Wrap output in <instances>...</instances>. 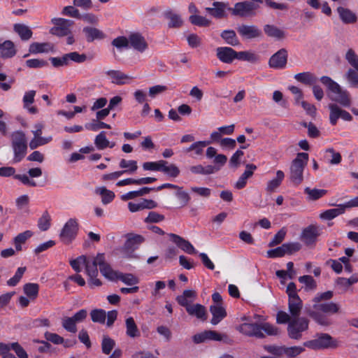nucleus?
Wrapping results in <instances>:
<instances>
[{"label":"nucleus","mask_w":358,"mask_h":358,"mask_svg":"<svg viewBox=\"0 0 358 358\" xmlns=\"http://www.w3.org/2000/svg\"><path fill=\"white\" fill-rule=\"evenodd\" d=\"M334 296L332 291L317 293L312 299L313 305L308 310V315L318 324L329 326L331 324L328 315L340 313L339 304L328 301Z\"/></svg>","instance_id":"f257e3e1"},{"label":"nucleus","mask_w":358,"mask_h":358,"mask_svg":"<svg viewBox=\"0 0 358 358\" xmlns=\"http://www.w3.org/2000/svg\"><path fill=\"white\" fill-rule=\"evenodd\" d=\"M241 334L258 338L265 337L264 332L268 336H277L280 334L279 329L269 323H243L236 327Z\"/></svg>","instance_id":"f03ea898"},{"label":"nucleus","mask_w":358,"mask_h":358,"mask_svg":"<svg viewBox=\"0 0 358 358\" xmlns=\"http://www.w3.org/2000/svg\"><path fill=\"white\" fill-rule=\"evenodd\" d=\"M320 81L326 86L328 96L331 101H336L344 107H349L351 105L352 101L348 91L343 90L329 76H322Z\"/></svg>","instance_id":"7ed1b4c3"},{"label":"nucleus","mask_w":358,"mask_h":358,"mask_svg":"<svg viewBox=\"0 0 358 358\" xmlns=\"http://www.w3.org/2000/svg\"><path fill=\"white\" fill-rule=\"evenodd\" d=\"M308 161V154L300 152L292 161L290 166V180L294 185H300L303 180V170Z\"/></svg>","instance_id":"20e7f679"},{"label":"nucleus","mask_w":358,"mask_h":358,"mask_svg":"<svg viewBox=\"0 0 358 358\" xmlns=\"http://www.w3.org/2000/svg\"><path fill=\"white\" fill-rule=\"evenodd\" d=\"M10 138L14 154L13 162V163H17L22 161L27 154V142L26 136L22 131H16L12 133Z\"/></svg>","instance_id":"39448f33"},{"label":"nucleus","mask_w":358,"mask_h":358,"mask_svg":"<svg viewBox=\"0 0 358 358\" xmlns=\"http://www.w3.org/2000/svg\"><path fill=\"white\" fill-rule=\"evenodd\" d=\"M286 293L288 295V308L291 316L299 317L303 307V302L297 294L294 282H292L287 285Z\"/></svg>","instance_id":"423d86ee"},{"label":"nucleus","mask_w":358,"mask_h":358,"mask_svg":"<svg viewBox=\"0 0 358 358\" xmlns=\"http://www.w3.org/2000/svg\"><path fill=\"white\" fill-rule=\"evenodd\" d=\"M259 4V3L245 1L236 3L233 8L228 9L231 11L233 15L243 18L252 17L257 15Z\"/></svg>","instance_id":"0eeeda50"},{"label":"nucleus","mask_w":358,"mask_h":358,"mask_svg":"<svg viewBox=\"0 0 358 358\" xmlns=\"http://www.w3.org/2000/svg\"><path fill=\"white\" fill-rule=\"evenodd\" d=\"M309 320L306 317H293L287 325V334L289 338L294 340H300L303 333L308 329Z\"/></svg>","instance_id":"6e6552de"},{"label":"nucleus","mask_w":358,"mask_h":358,"mask_svg":"<svg viewBox=\"0 0 358 358\" xmlns=\"http://www.w3.org/2000/svg\"><path fill=\"white\" fill-rule=\"evenodd\" d=\"M143 241L144 238L141 235L128 234L126 242L121 248L123 257L128 259H137L138 255L135 253V250L138 248Z\"/></svg>","instance_id":"1a4fd4ad"},{"label":"nucleus","mask_w":358,"mask_h":358,"mask_svg":"<svg viewBox=\"0 0 358 358\" xmlns=\"http://www.w3.org/2000/svg\"><path fill=\"white\" fill-rule=\"evenodd\" d=\"M303 346L312 350H321L329 348H336V342L328 334H319L315 339L303 343Z\"/></svg>","instance_id":"9d476101"},{"label":"nucleus","mask_w":358,"mask_h":358,"mask_svg":"<svg viewBox=\"0 0 358 358\" xmlns=\"http://www.w3.org/2000/svg\"><path fill=\"white\" fill-rule=\"evenodd\" d=\"M78 230V223L76 219H69L64 224L61 233L60 238L65 244H69L76 236Z\"/></svg>","instance_id":"9b49d317"},{"label":"nucleus","mask_w":358,"mask_h":358,"mask_svg":"<svg viewBox=\"0 0 358 358\" xmlns=\"http://www.w3.org/2000/svg\"><path fill=\"white\" fill-rule=\"evenodd\" d=\"M52 22L55 25L50 29L52 34L62 37L71 34V28L73 24L72 20L64 18H54L52 20Z\"/></svg>","instance_id":"f8f14e48"},{"label":"nucleus","mask_w":358,"mask_h":358,"mask_svg":"<svg viewBox=\"0 0 358 358\" xmlns=\"http://www.w3.org/2000/svg\"><path fill=\"white\" fill-rule=\"evenodd\" d=\"M0 176L10 177L13 176L16 180L20 181L23 185L29 187H36V182L31 180L26 174H15V169L12 166H3L0 168Z\"/></svg>","instance_id":"ddd939ff"},{"label":"nucleus","mask_w":358,"mask_h":358,"mask_svg":"<svg viewBox=\"0 0 358 358\" xmlns=\"http://www.w3.org/2000/svg\"><path fill=\"white\" fill-rule=\"evenodd\" d=\"M129 48L140 53H143L148 49V43L144 36L140 32H131L129 34Z\"/></svg>","instance_id":"4468645a"},{"label":"nucleus","mask_w":358,"mask_h":358,"mask_svg":"<svg viewBox=\"0 0 358 358\" xmlns=\"http://www.w3.org/2000/svg\"><path fill=\"white\" fill-rule=\"evenodd\" d=\"M287 57V50L285 48H281L270 57L268 65L273 69H282L286 66Z\"/></svg>","instance_id":"2eb2a0df"},{"label":"nucleus","mask_w":358,"mask_h":358,"mask_svg":"<svg viewBox=\"0 0 358 358\" xmlns=\"http://www.w3.org/2000/svg\"><path fill=\"white\" fill-rule=\"evenodd\" d=\"M330 110L329 121L332 125H335L339 118H342L345 121H351L352 115L346 110L341 109L336 103H330L329 105Z\"/></svg>","instance_id":"dca6fc26"},{"label":"nucleus","mask_w":358,"mask_h":358,"mask_svg":"<svg viewBox=\"0 0 358 358\" xmlns=\"http://www.w3.org/2000/svg\"><path fill=\"white\" fill-rule=\"evenodd\" d=\"M105 74L108 76L113 84L117 85L129 84L134 78L132 76L126 74L120 70H108L105 72Z\"/></svg>","instance_id":"f3484780"},{"label":"nucleus","mask_w":358,"mask_h":358,"mask_svg":"<svg viewBox=\"0 0 358 358\" xmlns=\"http://www.w3.org/2000/svg\"><path fill=\"white\" fill-rule=\"evenodd\" d=\"M236 30L239 35L245 39H253L262 36V31L255 25L241 24Z\"/></svg>","instance_id":"a211bd4d"},{"label":"nucleus","mask_w":358,"mask_h":358,"mask_svg":"<svg viewBox=\"0 0 358 358\" xmlns=\"http://www.w3.org/2000/svg\"><path fill=\"white\" fill-rule=\"evenodd\" d=\"M99 268L101 273L106 279L110 281H117V275L119 271L112 268L110 265L106 262L105 255L102 253L101 258L98 259Z\"/></svg>","instance_id":"6ab92c4d"},{"label":"nucleus","mask_w":358,"mask_h":358,"mask_svg":"<svg viewBox=\"0 0 358 358\" xmlns=\"http://www.w3.org/2000/svg\"><path fill=\"white\" fill-rule=\"evenodd\" d=\"M319 235L318 227L310 225L302 231L301 240L307 245H313L315 243Z\"/></svg>","instance_id":"aec40b11"},{"label":"nucleus","mask_w":358,"mask_h":358,"mask_svg":"<svg viewBox=\"0 0 358 358\" xmlns=\"http://www.w3.org/2000/svg\"><path fill=\"white\" fill-rule=\"evenodd\" d=\"M236 52L229 47H219L216 49V56L223 63L231 64L236 59Z\"/></svg>","instance_id":"412c9836"},{"label":"nucleus","mask_w":358,"mask_h":358,"mask_svg":"<svg viewBox=\"0 0 358 358\" xmlns=\"http://www.w3.org/2000/svg\"><path fill=\"white\" fill-rule=\"evenodd\" d=\"M169 236L171 238L172 241L175 243L179 248H180L184 252L189 255L196 253V250L194 247L191 244L190 242L184 239L181 236L175 234H169Z\"/></svg>","instance_id":"4be33fe9"},{"label":"nucleus","mask_w":358,"mask_h":358,"mask_svg":"<svg viewBox=\"0 0 358 358\" xmlns=\"http://www.w3.org/2000/svg\"><path fill=\"white\" fill-rule=\"evenodd\" d=\"M102 253H98L96 257H87L85 256V273L87 276H94L98 275L99 271L97 267L98 264V259L101 258Z\"/></svg>","instance_id":"5701e85b"},{"label":"nucleus","mask_w":358,"mask_h":358,"mask_svg":"<svg viewBox=\"0 0 358 358\" xmlns=\"http://www.w3.org/2000/svg\"><path fill=\"white\" fill-rule=\"evenodd\" d=\"M17 53V50L14 43L10 40L0 43V58L10 59L13 57Z\"/></svg>","instance_id":"b1692460"},{"label":"nucleus","mask_w":358,"mask_h":358,"mask_svg":"<svg viewBox=\"0 0 358 358\" xmlns=\"http://www.w3.org/2000/svg\"><path fill=\"white\" fill-rule=\"evenodd\" d=\"M336 10L339 18L344 24H354L357 22V15L349 8L338 6Z\"/></svg>","instance_id":"393cba45"},{"label":"nucleus","mask_w":358,"mask_h":358,"mask_svg":"<svg viewBox=\"0 0 358 358\" xmlns=\"http://www.w3.org/2000/svg\"><path fill=\"white\" fill-rule=\"evenodd\" d=\"M210 311L213 315L210 322L213 325L217 324L227 315V312L221 304L211 305L210 307Z\"/></svg>","instance_id":"a878e982"},{"label":"nucleus","mask_w":358,"mask_h":358,"mask_svg":"<svg viewBox=\"0 0 358 358\" xmlns=\"http://www.w3.org/2000/svg\"><path fill=\"white\" fill-rule=\"evenodd\" d=\"M185 309L189 315L195 316L202 320H206V310L203 305L199 303L193 304L188 306Z\"/></svg>","instance_id":"bb28decb"},{"label":"nucleus","mask_w":358,"mask_h":358,"mask_svg":"<svg viewBox=\"0 0 358 358\" xmlns=\"http://www.w3.org/2000/svg\"><path fill=\"white\" fill-rule=\"evenodd\" d=\"M196 296V294L195 291L187 289L183 292L182 294L177 296L176 301L180 306L186 308L188 306L192 305L191 303L195 299Z\"/></svg>","instance_id":"cd10ccee"},{"label":"nucleus","mask_w":358,"mask_h":358,"mask_svg":"<svg viewBox=\"0 0 358 358\" xmlns=\"http://www.w3.org/2000/svg\"><path fill=\"white\" fill-rule=\"evenodd\" d=\"M36 95L35 90H29L24 93L22 99L23 106L31 114H36L38 113V109L35 106H30L34 101V96Z\"/></svg>","instance_id":"c85d7f7f"},{"label":"nucleus","mask_w":358,"mask_h":358,"mask_svg":"<svg viewBox=\"0 0 358 358\" xmlns=\"http://www.w3.org/2000/svg\"><path fill=\"white\" fill-rule=\"evenodd\" d=\"M264 31L268 37L277 40H282L285 37V31L273 24H265Z\"/></svg>","instance_id":"c756f323"},{"label":"nucleus","mask_w":358,"mask_h":358,"mask_svg":"<svg viewBox=\"0 0 358 358\" xmlns=\"http://www.w3.org/2000/svg\"><path fill=\"white\" fill-rule=\"evenodd\" d=\"M126 334L131 338H138L141 332L132 317H129L125 320Z\"/></svg>","instance_id":"7c9ffc66"},{"label":"nucleus","mask_w":358,"mask_h":358,"mask_svg":"<svg viewBox=\"0 0 358 358\" xmlns=\"http://www.w3.org/2000/svg\"><path fill=\"white\" fill-rule=\"evenodd\" d=\"M294 78L298 82L307 85H313L317 81V78L309 71L296 73L294 75Z\"/></svg>","instance_id":"2f4dec72"},{"label":"nucleus","mask_w":358,"mask_h":358,"mask_svg":"<svg viewBox=\"0 0 358 358\" xmlns=\"http://www.w3.org/2000/svg\"><path fill=\"white\" fill-rule=\"evenodd\" d=\"M164 16L169 20V27L178 28L182 24V20L178 14L174 13L171 9L164 11Z\"/></svg>","instance_id":"473e14b6"},{"label":"nucleus","mask_w":358,"mask_h":358,"mask_svg":"<svg viewBox=\"0 0 358 358\" xmlns=\"http://www.w3.org/2000/svg\"><path fill=\"white\" fill-rule=\"evenodd\" d=\"M345 210L343 203L337 206L336 208L328 209L320 214V217L324 220H331L336 217L343 214Z\"/></svg>","instance_id":"72a5a7b5"},{"label":"nucleus","mask_w":358,"mask_h":358,"mask_svg":"<svg viewBox=\"0 0 358 358\" xmlns=\"http://www.w3.org/2000/svg\"><path fill=\"white\" fill-rule=\"evenodd\" d=\"M53 50V45L50 43H32L29 45V51L31 53L48 52Z\"/></svg>","instance_id":"f704fd0d"},{"label":"nucleus","mask_w":358,"mask_h":358,"mask_svg":"<svg viewBox=\"0 0 358 358\" xmlns=\"http://www.w3.org/2000/svg\"><path fill=\"white\" fill-rule=\"evenodd\" d=\"M190 171L194 174H201V175H210L215 173L219 171V168L216 169L212 165H208L206 166H203L201 164H198L196 166H192L189 168Z\"/></svg>","instance_id":"c9c22d12"},{"label":"nucleus","mask_w":358,"mask_h":358,"mask_svg":"<svg viewBox=\"0 0 358 358\" xmlns=\"http://www.w3.org/2000/svg\"><path fill=\"white\" fill-rule=\"evenodd\" d=\"M14 31L19 35L22 41H27L32 36V31L30 28L23 24H14Z\"/></svg>","instance_id":"e433bc0d"},{"label":"nucleus","mask_w":358,"mask_h":358,"mask_svg":"<svg viewBox=\"0 0 358 358\" xmlns=\"http://www.w3.org/2000/svg\"><path fill=\"white\" fill-rule=\"evenodd\" d=\"M117 280H120L129 286H136L139 283L138 278L132 273H124L118 272L117 275Z\"/></svg>","instance_id":"4c0bfd02"},{"label":"nucleus","mask_w":358,"mask_h":358,"mask_svg":"<svg viewBox=\"0 0 358 358\" xmlns=\"http://www.w3.org/2000/svg\"><path fill=\"white\" fill-rule=\"evenodd\" d=\"M285 178V174L282 171L276 172V177L268 182L266 190L267 192H274L281 184Z\"/></svg>","instance_id":"58836bf2"},{"label":"nucleus","mask_w":358,"mask_h":358,"mask_svg":"<svg viewBox=\"0 0 358 358\" xmlns=\"http://www.w3.org/2000/svg\"><path fill=\"white\" fill-rule=\"evenodd\" d=\"M220 36L228 45H230L231 46H236L240 44L236 34L234 30H224L221 33Z\"/></svg>","instance_id":"ea45409f"},{"label":"nucleus","mask_w":358,"mask_h":358,"mask_svg":"<svg viewBox=\"0 0 358 358\" xmlns=\"http://www.w3.org/2000/svg\"><path fill=\"white\" fill-rule=\"evenodd\" d=\"M83 32L85 34L87 41L92 42L95 39H102L104 38L103 33L96 28L94 27H85Z\"/></svg>","instance_id":"a19ab883"},{"label":"nucleus","mask_w":358,"mask_h":358,"mask_svg":"<svg viewBox=\"0 0 358 358\" xmlns=\"http://www.w3.org/2000/svg\"><path fill=\"white\" fill-rule=\"evenodd\" d=\"M119 166L124 170L122 171L124 173H134L138 169V164L135 160H126L122 159L119 163Z\"/></svg>","instance_id":"79ce46f5"},{"label":"nucleus","mask_w":358,"mask_h":358,"mask_svg":"<svg viewBox=\"0 0 358 358\" xmlns=\"http://www.w3.org/2000/svg\"><path fill=\"white\" fill-rule=\"evenodd\" d=\"M350 87L358 88V71L355 69H349L344 75Z\"/></svg>","instance_id":"37998d69"},{"label":"nucleus","mask_w":358,"mask_h":358,"mask_svg":"<svg viewBox=\"0 0 358 358\" xmlns=\"http://www.w3.org/2000/svg\"><path fill=\"white\" fill-rule=\"evenodd\" d=\"M95 192L101 196V201L103 204L110 203L115 198L114 192L106 189L105 187H97Z\"/></svg>","instance_id":"c03bdc74"},{"label":"nucleus","mask_w":358,"mask_h":358,"mask_svg":"<svg viewBox=\"0 0 358 358\" xmlns=\"http://www.w3.org/2000/svg\"><path fill=\"white\" fill-rule=\"evenodd\" d=\"M161 171L172 178L178 177L180 173L176 165L173 164H169L168 162L164 160H163Z\"/></svg>","instance_id":"a18cd8bd"},{"label":"nucleus","mask_w":358,"mask_h":358,"mask_svg":"<svg viewBox=\"0 0 358 358\" xmlns=\"http://www.w3.org/2000/svg\"><path fill=\"white\" fill-rule=\"evenodd\" d=\"M305 348L303 346H283L282 355L288 358H295L305 351Z\"/></svg>","instance_id":"49530a36"},{"label":"nucleus","mask_w":358,"mask_h":358,"mask_svg":"<svg viewBox=\"0 0 358 358\" xmlns=\"http://www.w3.org/2000/svg\"><path fill=\"white\" fill-rule=\"evenodd\" d=\"M228 4L221 1H214L213 6H214L213 17L217 19L226 17V9Z\"/></svg>","instance_id":"de8ad7c7"},{"label":"nucleus","mask_w":358,"mask_h":358,"mask_svg":"<svg viewBox=\"0 0 358 358\" xmlns=\"http://www.w3.org/2000/svg\"><path fill=\"white\" fill-rule=\"evenodd\" d=\"M33 232L29 230H27L16 236L14 238V245L16 250H22V245L24 243L27 239L31 238Z\"/></svg>","instance_id":"09e8293b"},{"label":"nucleus","mask_w":358,"mask_h":358,"mask_svg":"<svg viewBox=\"0 0 358 358\" xmlns=\"http://www.w3.org/2000/svg\"><path fill=\"white\" fill-rule=\"evenodd\" d=\"M236 59L255 63L258 61L259 57L250 51H241L236 52Z\"/></svg>","instance_id":"8fccbe9b"},{"label":"nucleus","mask_w":358,"mask_h":358,"mask_svg":"<svg viewBox=\"0 0 358 358\" xmlns=\"http://www.w3.org/2000/svg\"><path fill=\"white\" fill-rule=\"evenodd\" d=\"M115 346V341L108 336L104 335L101 341L102 352L105 355H109Z\"/></svg>","instance_id":"3c124183"},{"label":"nucleus","mask_w":358,"mask_h":358,"mask_svg":"<svg viewBox=\"0 0 358 358\" xmlns=\"http://www.w3.org/2000/svg\"><path fill=\"white\" fill-rule=\"evenodd\" d=\"M299 282L304 284L306 291H314L317 288V282L311 275H305L299 278Z\"/></svg>","instance_id":"603ef678"},{"label":"nucleus","mask_w":358,"mask_h":358,"mask_svg":"<svg viewBox=\"0 0 358 358\" xmlns=\"http://www.w3.org/2000/svg\"><path fill=\"white\" fill-rule=\"evenodd\" d=\"M210 142L205 141H199L193 143L189 148L185 149L186 152L194 151L196 155H201L203 153V148L206 147Z\"/></svg>","instance_id":"864d4df0"},{"label":"nucleus","mask_w":358,"mask_h":358,"mask_svg":"<svg viewBox=\"0 0 358 358\" xmlns=\"http://www.w3.org/2000/svg\"><path fill=\"white\" fill-rule=\"evenodd\" d=\"M52 140V136L47 137H34L29 142V146L30 149L34 150L38 147L46 145Z\"/></svg>","instance_id":"5fc2aeb1"},{"label":"nucleus","mask_w":358,"mask_h":358,"mask_svg":"<svg viewBox=\"0 0 358 358\" xmlns=\"http://www.w3.org/2000/svg\"><path fill=\"white\" fill-rule=\"evenodd\" d=\"M94 145L98 150H104L109 145V141L106 138V132H100L94 139Z\"/></svg>","instance_id":"6e6d98bb"},{"label":"nucleus","mask_w":358,"mask_h":358,"mask_svg":"<svg viewBox=\"0 0 358 358\" xmlns=\"http://www.w3.org/2000/svg\"><path fill=\"white\" fill-rule=\"evenodd\" d=\"M189 22L196 26L199 27H208L211 21L203 16L199 15H192L189 17Z\"/></svg>","instance_id":"4d7b16f0"},{"label":"nucleus","mask_w":358,"mask_h":358,"mask_svg":"<svg viewBox=\"0 0 358 358\" xmlns=\"http://www.w3.org/2000/svg\"><path fill=\"white\" fill-rule=\"evenodd\" d=\"M304 192L308 196L310 200H317L322 198L327 194V190L320 189H310V187H306Z\"/></svg>","instance_id":"13d9d810"},{"label":"nucleus","mask_w":358,"mask_h":358,"mask_svg":"<svg viewBox=\"0 0 358 358\" xmlns=\"http://www.w3.org/2000/svg\"><path fill=\"white\" fill-rule=\"evenodd\" d=\"M324 157L331 164H338L341 161V154L336 152L332 148H329L326 150Z\"/></svg>","instance_id":"bf43d9fd"},{"label":"nucleus","mask_w":358,"mask_h":358,"mask_svg":"<svg viewBox=\"0 0 358 358\" xmlns=\"http://www.w3.org/2000/svg\"><path fill=\"white\" fill-rule=\"evenodd\" d=\"M76 324L72 317H64L62 320L63 328L71 333H76L77 331Z\"/></svg>","instance_id":"052dcab7"},{"label":"nucleus","mask_w":358,"mask_h":358,"mask_svg":"<svg viewBox=\"0 0 358 358\" xmlns=\"http://www.w3.org/2000/svg\"><path fill=\"white\" fill-rule=\"evenodd\" d=\"M90 316L94 322L103 324L106 321V313L103 309H94L91 311Z\"/></svg>","instance_id":"680f3d73"},{"label":"nucleus","mask_w":358,"mask_h":358,"mask_svg":"<svg viewBox=\"0 0 358 358\" xmlns=\"http://www.w3.org/2000/svg\"><path fill=\"white\" fill-rule=\"evenodd\" d=\"M23 289L27 296L35 299L38 296L39 286L36 283H27Z\"/></svg>","instance_id":"e2e57ef3"},{"label":"nucleus","mask_w":358,"mask_h":358,"mask_svg":"<svg viewBox=\"0 0 358 358\" xmlns=\"http://www.w3.org/2000/svg\"><path fill=\"white\" fill-rule=\"evenodd\" d=\"M358 282V273L353 274L349 278H338L336 280V283L338 285L342 287H349L352 285Z\"/></svg>","instance_id":"0e129e2a"},{"label":"nucleus","mask_w":358,"mask_h":358,"mask_svg":"<svg viewBox=\"0 0 358 358\" xmlns=\"http://www.w3.org/2000/svg\"><path fill=\"white\" fill-rule=\"evenodd\" d=\"M345 58L348 64L352 67V69H355L358 71V55L355 53L354 50L352 48L348 49L346 52Z\"/></svg>","instance_id":"69168bd1"},{"label":"nucleus","mask_w":358,"mask_h":358,"mask_svg":"<svg viewBox=\"0 0 358 358\" xmlns=\"http://www.w3.org/2000/svg\"><path fill=\"white\" fill-rule=\"evenodd\" d=\"M165 219L164 215L158 213L155 211H150L148 216L145 218V223H159L164 221Z\"/></svg>","instance_id":"338daca9"},{"label":"nucleus","mask_w":358,"mask_h":358,"mask_svg":"<svg viewBox=\"0 0 358 358\" xmlns=\"http://www.w3.org/2000/svg\"><path fill=\"white\" fill-rule=\"evenodd\" d=\"M38 227L41 231H46L50 227V216L47 212H45L39 218Z\"/></svg>","instance_id":"774afa93"}]
</instances>
